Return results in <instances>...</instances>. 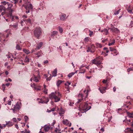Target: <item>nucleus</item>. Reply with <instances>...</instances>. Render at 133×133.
I'll return each mask as SVG.
<instances>
[{
    "label": "nucleus",
    "mask_w": 133,
    "mask_h": 133,
    "mask_svg": "<svg viewBox=\"0 0 133 133\" xmlns=\"http://www.w3.org/2000/svg\"><path fill=\"white\" fill-rule=\"evenodd\" d=\"M61 96V94L58 92H52L49 95L50 98L51 99L54 98L55 102L59 101Z\"/></svg>",
    "instance_id": "1"
},
{
    "label": "nucleus",
    "mask_w": 133,
    "mask_h": 133,
    "mask_svg": "<svg viewBox=\"0 0 133 133\" xmlns=\"http://www.w3.org/2000/svg\"><path fill=\"white\" fill-rule=\"evenodd\" d=\"M91 108L90 106H88V104L85 103L84 104H81L79 105V108L81 109V112L83 113L89 110Z\"/></svg>",
    "instance_id": "2"
},
{
    "label": "nucleus",
    "mask_w": 133,
    "mask_h": 133,
    "mask_svg": "<svg viewBox=\"0 0 133 133\" xmlns=\"http://www.w3.org/2000/svg\"><path fill=\"white\" fill-rule=\"evenodd\" d=\"M41 30L40 27L36 28L34 31V35L35 36L38 38H39L41 35Z\"/></svg>",
    "instance_id": "3"
},
{
    "label": "nucleus",
    "mask_w": 133,
    "mask_h": 133,
    "mask_svg": "<svg viewBox=\"0 0 133 133\" xmlns=\"http://www.w3.org/2000/svg\"><path fill=\"white\" fill-rule=\"evenodd\" d=\"M12 10H11V11H10L6 15V16L7 17H9L11 19L12 21H14V18H15L17 20L18 19V18L17 16H13L12 15Z\"/></svg>",
    "instance_id": "4"
},
{
    "label": "nucleus",
    "mask_w": 133,
    "mask_h": 133,
    "mask_svg": "<svg viewBox=\"0 0 133 133\" xmlns=\"http://www.w3.org/2000/svg\"><path fill=\"white\" fill-rule=\"evenodd\" d=\"M95 46L94 44L91 45L90 46L88 47L87 51V52H89L93 53L95 51Z\"/></svg>",
    "instance_id": "5"
},
{
    "label": "nucleus",
    "mask_w": 133,
    "mask_h": 133,
    "mask_svg": "<svg viewBox=\"0 0 133 133\" xmlns=\"http://www.w3.org/2000/svg\"><path fill=\"white\" fill-rule=\"evenodd\" d=\"M38 75L37 76L35 75H34L32 77V78H33V80L34 81L36 82H37L39 81V80L40 79V74L39 72H37Z\"/></svg>",
    "instance_id": "6"
},
{
    "label": "nucleus",
    "mask_w": 133,
    "mask_h": 133,
    "mask_svg": "<svg viewBox=\"0 0 133 133\" xmlns=\"http://www.w3.org/2000/svg\"><path fill=\"white\" fill-rule=\"evenodd\" d=\"M49 101V99L48 97H44L42 99H41L40 101H39V103L46 104Z\"/></svg>",
    "instance_id": "7"
},
{
    "label": "nucleus",
    "mask_w": 133,
    "mask_h": 133,
    "mask_svg": "<svg viewBox=\"0 0 133 133\" xmlns=\"http://www.w3.org/2000/svg\"><path fill=\"white\" fill-rule=\"evenodd\" d=\"M123 122H125L128 124L133 127V119H130L124 120L123 121Z\"/></svg>",
    "instance_id": "8"
},
{
    "label": "nucleus",
    "mask_w": 133,
    "mask_h": 133,
    "mask_svg": "<svg viewBox=\"0 0 133 133\" xmlns=\"http://www.w3.org/2000/svg\"><path fill=\"white\" fill-rule=\"evenodd\" d=\"M65 14L62 13L59 15L60 19L62 21L65 20L67 18Z\"/></svg>",
    "instance_id": "9"
},
{
    "label": "nucleus",
    "mask_w": 133,
    "mask_h": 133,
    "mask_svg": "<svg viewBox=\"0 0 133 133\" xmlns=\"http://www.w3.org/2000/svg\"><path fill=\"white\" fill-rule=\"evenodd\" d=\"M21 102L18 103L17 102L16 104L15 105L14 108L15 109L17 110H19L21 108Z\"/></svg>",
    "instance_id": "10"
},
{
    "label": "nucleus",
    "mask_w": 133,
    "mask_h": 133,
    "mask_svg": "<svg viewBox=\"0 0 133 133\" xmlns=\"http://www.w3.org/2000/svg\"><path fill=\"white\" fill-rule=\"evenodd\" d=\"M43 43L42 42H40L37 44L36 46L37 49H36L35 50H36L37 49L38 50L39 49L43 46Z\"/></svg>",
    "instance_id": "11"
},
{
    "label": "nucleus",
    "mask_w": 133,
    "mask_h": 133,
    "mask_svg": "<svg viewBox=\"0 0 133 133\" xmlns=\"http://www.w3.org/2000/svg\"><path fill=\"white\" fill-rule=\"evenodd\" d=\"M35 55H37V57L39 58L42 56V55H43V53L42 52V51L41 50H40L38 51L36 53H35Z\"/></svg>",
    "instance_id": "12"
},
{
    "label": "nucleus",
    "mask_w": 133,
    "mask_h": 133,
    "mask_svg": "<svg viewBox=\"0 0 133 133\" xmlns=\"http://www.w3.org/2000/svg\"><path fill=\"white\" fill-rule=\"evenodd\" d=\"M98 90L100 91L101 93L102 94H103L105 92V90H107V89L104 87H103L102 88H98Z\"/></svg>",
    "instance_id": "13"
},
{
    "label": "nucleus",
    "mask_w": 133,
    "mask_h": 133,
    "mask_svg": "<svg viewBox=\"0 0 133 133\" xmlns=\"http://www.w3.org/2000/svg\"><path fill=\"white\" fill-rule=\"evenodd\" d=\"M58 32L57 31H53L52 32L51 34V36L52 38H54L55 36L57 35L58 34Z\"/></svg>",
    "instance_id": "14"
},
{
    "label": "nucleus",
    "mask_w": 133,
    "mask_h": 133,
    "mask_svg": "<svg viewBox=\"0 0 133 133\" xmlns=\"http://www.w3.org/2000/svg\"><path fill=\"white\" fill-rule=\"evenodd\" d=\"M92 62V63L95 64L97 66V65L100 64L101 63V62H100L97 61L96 59H93Z\"/></svg>",
    "instance_id": "15"
},
{
    "label": "nucleus",
    "mask_w": 133,
    "mask_h": 133,
    "mask_svg": "<svg viewBox=\"0 0 133 133\" xmlns=\"http://www.w3.org/2000/svg\"><path fill=\"white\" fill-rule=\"evenodd\" d=\"M6 123L8 127H11L14 124L13 123L10 121L8 122L6 121Z\"/></svg>",
    "instance_id": "16"
},
{
    "label": "nucleus",
    "mask_w": 133,
    "mask_h": 133,
    "mask_svg": "<svg viewBox=\"0 0 133 133\" xmlns=\"http://www.w3.org/2000/svg\"><path fill=\"white\" fill-rule=\"evenodd\" d=\"M44 128V130L45 132H47L49 130L50 127L49 126L45 125Z\"/></svg>",
    "instance_id": "17"
},
{
    "label": "nucleus",
    "mask_w": 133,
    "mask_h": 133,
    "mask_svg": "<svg viewBox=\"0 0 133 133\" xmlns=\"http://www.w3.org/2000/svg\"><path fill=\"white\" fill-rule=\"evenodd\" d=\"M126 131H128V133H133V129L128 128L126 130Z\"/></svg>",
    "instance_id": "18"
},
{
    "label": "nucleus",
    "mask_w": 133,
    "mask_h": 133,
    "mask_svg": "<svg viewBox=\"0 0 133 133\" xmlns=\"http://www.w3.org/2000/svg\"><path fill=\"white\" fill-rule=\"evenodd\" d=\"M57 70L56 68L54 69V71L52 72V76H56L57 75Z\"/></svg>",
    "instance_id": "19"
},
{
    "label": "nucleus",
    "mask_w": 133,
    "mask_h": 133,
    "mask_svg": "<svg viewBox=\"0 0 133 133\" xmlns=\"http://www.w3.org/2000/svg\"><path fill=\"white\" fill-rule=\"evenodd\" d=\"M111 30H113V31L116 33H118L119 32V30L117 28H113L112 29H111Z\"/></svg>",
    "instance_id": "20"
},
{
    "label": "nucleus",
    "mask_w": 133,
    "mask_h": 133,
    "mask_svg": "<svg viewBox=\"0 0 133 133\" xmlns=\"http://www.w3.org/2000/svg\"><path fill=\"white\" fill-rule=\"evenodd\" d=\"M12 6V5L11 4L8 2V4L7 5V6H6V8L7 9L10 10L11 9V7Z\"/></svg>",
    "instance_id": "21"
},
{
    "label": "nucleus",
    "mask_w": 133,
    "mask_h": 133,
    "mask_svg": "<svg viewBox=\"0 0 133 133\" xmlns=\"http://www.w3.org/2000/svg\"><path fill=\"white\" fill-rule=\"evenodd\" d=\"M63 123L64 124L68 125L69 124V121L67 119H64L63 121Z\"/></svg>",
    "instance_id": "22"
},
{
    "label": "nucleus",
    "mask_w": 133,
    "mask_h": 133,
    "mask_svg": "<svg viewBox=\"0 0 133 133\" xmlns=\"http://www.w3.org/2000/svg\"><path fill=\"white\" fill-rule=\"evenodd\" d=\"M23 50L24 52L27 54H28L30 53L29 50L25 49H23Z\"/></svg>",
    "instance_id": "23"
},
{
    "label": "nucleus",
    "mask_w": 133,
    "mask_h": 133,
    "mask_svg": "<svg viewBox=\"0 0 133 133\" xmlns=\"http://www.w3.org/2000/svg\"><path fill=\"white\" fill-rule=\"evenodd\" d=\"M128 12L130 14H133V7L131 9H130V8H128L127 9Z\"/></svg>",
    "instance_id": "24"
},
{
    "label": "nucleus",
    "mask_w": 133,
    "mask_h": 133,
    "mask_svg": "<svg viewBox=\"0 0 133 133\" xmlns=\"http://www.w3.org/2000/svg\"><path fill=\"white\" fill-rule=\"evenodd\" d=\"M79 73H84L85 72V70L84 69H79Z\"/></svg>",
    "instance_id": "25"
},
{
    "label": "nucleus",
    "mask_w": 133,
    "mask_h": 133,
    "mask_svg": "<svg viewBox=\"0 0 133 133\" xmlns=\"http://www.w3.org/2000/svg\"><path fill=\"white\" fill-rule=\"evenodd\" d=\"M25 7H27L29 9L32 10V9L33 7L31 3L29 4V5H27Z\"/></svg>",
    "instance_id": "26"
},
{
    "label": "nucleus",
    "mask_w": 133,
    "mask_h": 133,
    "mask_svg": "<svg viewBox=\"0 0 133 133\" xmlns=\"http://www.w3.org/2000/svg\"><path fill=\"white\" fill-rule=\"evenodd\" d=\"M16 48V49L18 50H22V48L20 47L19 44H17Z\"/></svg>",
    "instance_id": "27"
},
{
    "label": "nucleus",
    "mask_w": 133,
    "mask_h": 133,
    "mask_svg": "<svg viewBox=\"0 0 133 133\" xmlns=\"http://www.w3.org/2000/svg\"><path fill=\"white\" fill-rule=\"evenodd\" d=\"M127 114L128 116L129 117L133 118V113H130L129 112H127Z\"/></svg>",
    "instance_id": "28"
},
{
    "label": "nucleus",
    "mask_w": 133,
    "mask_h": 133,
    "mask_svg": "<svg viewBox=\"0 0 133 133\" xmlns=\"http://www.w3.org/2000/svg\"><path fill=\"white\" fill-rule=\"evenodd\" d=\"M29 58L27 56H26L24 60V62L25 63H28L29 62Z\"/></svg>",
    "instance_id": "29"
},
{
    "label": "nucleus",
    "mask_w": 133,
    "mask_h": 133,
    "mask_svg": "<svg viewBox=\"0 0 133 133\" xmlns=\"http://www.w3.org/2000/svg\"><path fill=\"white\" fill-rule=\"evenodd\" d=\"M115 40L114 39H113L112 40V42H109L108 44V45L109 46L113 45L115 43Z\"/></svg>",
    "instance_id": "30"
},
{
    "label": "nucleus",
    "mask_w": 133,
    "mask_h": 133,
    "mask_svg": "<svg viewBox=\"0 0 133 133\" xmlns=\"http://www.w3.org/2000/svg\"><path fill=\"white\" fill-rule=\"evenodd\" d=\"M64 112L63 109L62 108H61L60 110V112L59 113V114L60 116H61V115L63 114Z\"/></svg>",
    "instance_id": "31"
},
{
    "label": "nucleus",
    "mask_w": 133,
    "mask_h": 133,
    "mask_svg": "<svg viewBox=\"0 0 133 133\" xmlns=\"http://www.w3.org/2000/svg\"><path fill=\"white\" fill-rule=\"evenodd\" d=\"M89 72L90 73L95 72V68H92L90 69V70H89Z\"/></svg>",
    "instance_id": "32"
},
{
    "label": "nucleus",
    "mask_w": 133,
    "mask_h": 133,
    "mask_svg": "<svg viewBox=\"0 0 133 133\" xmlns=\"http://www.w3.org/2000/svg\"><path fill=\"white\" fill-rule=\"evenodd\" d=\"M104 34L105 35H107L109 32L108 30L106 29H103Z\"/></svg>",
    "instance_id": "33"
},
{
    "label": "nucleus",
    "mask_w": 133,
    "mask_h": 133,
    "mask_svg": "<svg viewBox=\"0 0 133 133\" xmlns=\"http://www.w3.org/2000/svg\"><path fill=\"white\" fill-rule=\"evenodd\" d=\"M8 2L4 1L2 2L1 3L2 4V5L4 6H5V5H7L8 4Z\"/></svg>",
    "instance_id": "34"
},
{
    "label": "nucleus",
    "mask_w": 133,
    "mask_h": 133,
    "mask_svg": "<svg viewBox=\"0 0 133 133\" xmlns=\"http://www.w3.org/2000/svg\"><path fill=\"white\" fill-rule=\"evenodd\" d=\"M75 73H74V72H72L71 73H70L68 75V76L69 77H71L73 75L75 74Z\"/></svg>",
    "instance_id": "35"
},
{
    "label": "nucleus",
    "mask_w": 133,
    "mask_h": 133,
    "mask_svg": "<svg viewBox=\"0 0 133 133\" xmlns=\"http://www.w3.org/2000/svg\"><path fill=\"white\" fill-rule=\"evenodd\" d=\"M89 37H85L84 39V41L85 42H88L89 41Z\"/></svg>",
    "instance_id": "36"
},
{
    "label": "nucleus",
    "mask_w": 133,
    "mask_h": 133,
    "mask_svg": "<svg viewBox=\"0 0 133 133\" xmlns=\"http://www.w3.org/2000/svg\"><path fill=\"white\" fill-rule=\"evenodd\" d=\"M62 82V81L61 80H59L58 81L57 83V85L58 87L61 83Z\"/></svg>",
    "instance_id": "37"
},
{
    "label": "nucleus",
    "mask_w": 133,
    "mask_h": 133,
    "mask_svg": "<svg viewBox=\"0 0 133 133\" xmlns=\"http://www.w3.org/2000/svg\"><path fill=\"white\" fill-rule=\"evenodd\" d=\"M59 31L61 34H62L63 32V29L62 28L59 27H58Z\"/></svg>",
    "instance_id": "38"
},
{
    "label": "nucleus",
    "mask_w": 133,
    "mask_h": 133,
    "mask_svg": "<svg viewBox=\"0 0 133 133\" xmlns=\"http://www.w3.org/2000/svg\"><path fill=\"white\" fill-rule=\"evenodd\" d=\"M96 46L97 48H101L102 46L101 45V44L99 43H96Z\"/></svg>",
    "instance_id": "39"
},
{
    "label": "nucleus",
    "mask_w": 133,
    "mask_h": 133,
    "mask_svg": "<svg viewBox=\"0 0 133 133\" xmlns=\"http://www.w3.org/2000/svg\"><path fill=\"white\" fill-rule=\"evenodd\" d=\"M31 86L32 88H34V89H35V88L36 87V85L35 84V83H33V84H32L31 83Z\"/></svg>",
    "instance_id": "40"
},
{
    "label": "nucleus",
    "mask_w": 133,
    "mask_h": 133,
    "mask_svg": "<svg viewBox=\"0 0 133 133\" xmlns=\"http://www.w3.org/2000/svg\"><path fill=\"white\" fill-rule=\"evenodd\" d=\"M12 27H13L14 28H15V29H17V27H18V24H17V23H16V24L15 25H12Z\"/></svg>",
    "instance_id": "41"
},
{
    "label": "nucleus",
    "mask_w": 133,
    "mask_h": 133,
    "mask_svg": "<svg viewBox=\"0 0 133 133\" xmlns=\"http://www.w3.org/2000/svg\"><path fill=\"white\" fill-rule=\"evenodd\" d=\"M18 63L22 64L23 65H24V64L23 63V60L22 59H20L19 61V62Z\"/></svg>",
    "instance_id": "42"
},
{
    "label": "nucleus",
    "mask_w": 133,
    "mask_h": 133,
    "mask_svg": "<svg viewBox=\"0 0 133 133\" xmlns=\"http://www.w3.org/2000/svg\"><path fill=\"white\" fill-rule=\"evenodd\" d=\"M25 8L26 10V13H28L30 12V10L27 7H25Z\"/></svg>",
    "instance_id": "43"
},
{
    "label": "nucleus",
    "mask_w": 133,
    "mask_h": 133,
    "mask_svg": "<svg viewBox=\"0 0 133 133\" xmlns=\"http://www.w3.org/2000/svg\"><path fill=\"white\" fill-rule=\"evenodd\" d=\"M121 10L120 9L118 11H116L114 13V15H116L118 14L119 13V11Z\"/></svg>",
    "instance_id": "44"
},
{
    "label": "nucleus",
    "mask_w": 133,
    "mask_h": 133,
    "mask_svg": "<svg viewBox=\"0 0 133 133\" xmlns=\"http://www.w3.org/2000/svg\"><path fill=\"white\" fill-rule=\"evenodd\" d=\"M109 83L108 82H107L106 84H105V87H104L106 88V89H108V86L109 85Z\"/></svg>",
    "instance_id": "45"
},
{
    "label": "nucleus",
    "mask_w": 133,
    "mask_h": 133,
    "mask_svg": "<svg viewBox=\"0 0 133 133\" xmlns=\"http://www.w3.org/2000/svg\"><path fill=\"white\" fill-rule=\"evenodd\" d=\"M52 77V76L51 75V74H50L49 77L46 78V80L47 81H50L51 79V78Z\"/></svg>",
    "instance_id": "46"
},
{
    "label": "nucleus",
    "mask_w": 133,
    "mask_h": 133,
    "mask_svg": "<svg viewBox=\"0 0 133 133\" xmlns=\"http://www.w3.org/2000/svg\"><path fill=\"white\" fill-rule=\"evenodd\" d=\"M26 21L27 22V23H29V24H30L31 23V20L29 19L28 18L26 20Z\"/></svg>",
    "instance_id": "47"
},
{
    "label": "nucleus",
    "mask_w": 133,
    "mask_h": 133,
    "mask_svg": "<svg viewBox=\"0 0 133 133\" xmlns=\"http://www.w3.org/2000/svg\"><path fill=\"white\" fill-rule=\"evenodd\" d=\"M102 82L103 84H105L107 82H108V81L107 79L105 80V79H104L103 80Z\"/></svg>",
    "instance_id": "48"
},
{
    "label": "nucleus",
    "mask_w": 133,
    "mask_h": 133,
    "mask_svg": "<svg viewBox=\"0 0 133 133\" xmlns=\"http://www.w3.org/2000/svg\"><path fill=\"white\" fill-rule=\"evenodd\" d=\"M89 31L90 33H89V35L90 37H91L92 35L93 34V32L92 31H91L90 30H89Z\"/></svg>",
    "instance_id": "49"
},
{
    "label": "nucleus",
    "mask_w": 133,
    "mask_h": 133,
    "mask_svg": "<svg viewBox=\"0 0 133 133\" xmlns=\"http://www.w3.org/2000/svg\"><path fill=\"white\" fill-rule=\"evenodd\" d=\"M98 68H99L98 69V70H101V69H102V65H101L100 64H99L98 65H97V66Z\"/></svg>",
    "instance_id": "50"
},
{
    "label": "nucleus",
    "mask_w": 133,
    "mask_h": 133,
    "mask_svg": "<svg viewBox=\"0 0 133 133\" xmlns=\"http://www.w3.org/2000/svg\"><path fill=\"white\" fill-rule=\"evenodd\" d=\"M18 0H12V2L16 4L17 3Z\"/></svg>",
    "instance_id": "51"
},
{
    "label": "nucleus",
    "mask_w": 133,
    "mask_h": 133,
    "mask_svg": "<svg viewBox=\"0 0 133 133\" xmlns=\"http://www.w3.org/2000/svg\"><path fill=\"white\" fill-rule=\"evenodd\" d=\"M24 118L25 122L27 121L28 119V117L26 116H25Z\"/></svg>",
    "instance_id": "52"
},
{
    "label": "nucleus",
    "mask_w": 133,
    "mask_h": 133,
    "mask_svg": "<svg viewBox=\"0 0 133 133\" xmlns=\"http://www.w3.org/2000/svg\"><path fill=\"white\" fill-rule=\"evenodd\" d=\"M71 84V83L67 81L65 83V85H68L69 86Z\"/></svg>",
    "instance_id": "53"
},
{
    "label": "nucleus",
    "mask_w": 133,
    "mask_h": 133,
    "mask_svg": "<svg viewBox=\"0 0 133 133\" xmlns=\"http://www.w3.org/2000/svg\"><path fill=\"white\" fill-rule=\"evenodd\" d=\"M13 121L15 122H17L16 118H14L12 119Z\"/></svg>",
    "instance_id": "54"
},
{
    "label": "nucleus",
    "mask_w": 133,
    "mask_h": 133,
    "mask_svg": "<svg viewBox=\"0 0 133 133\" xmlns=\"http://www.w3.org/2000/svg\"><path fill=\"white\" fill-rule=\"evenodd\" d=\"M108 40V39L107 38H105V39H104L102 41V42L104 43L106 41H107Z\"/></svg>",
    "instance_id": "55"
},
{
    "label": "nucleus",
    "mask_w": 133,
    "mask_h": 133,
    "mask_svg": "<svg viewBox=\"0 0 133 133\" xmlns=\"http://www.w3.org/2000/svg\"><path fill=\"white\" fill-rule=\"evenodd\" d=\"M115 49L113 48H112V47H109V49L111 51H113L114 50V49Z\"/></svg>",
    "instance_id": "56"
},
{
    "label": "nucleus",
    "mask_w": 133,
    "mask_h": 133,
    "mask_svg": "<svg viewBox=\"0 0 133 133\" xmlns=\"http://www.w3.org/2000/svg\"><path fill=\"white\" fill-rule=\"evenodd\" d=\"M40 90V88H38L36 87L35 88V89H34V90H36V91H38Z\"/></svg>",
    "instance_id": "57"
},
{
    "label": "nucleus",
    "mask_w": 133,
    "mask_h": 133,
    "mask_svg": "<svg viewBox=\"0 0 133 133\" xmlns=\"http://www.w3.org/2000/svg\"><path fill=\"white\" fill-rule=\"evenodd\" d=\"M10 34H11V33L10 32H9L8 33L6 36V38L8 37H9V35Z\"/></svg>",
    "instance_id": "58"
},
{
    "label": "nucleus",
    "mask_w": 133,
    "mask_h": 133,
    "mask_svg": "<svg viewBox=\"0 0 133 133\" xmlns=\"http://www.w3.org/2000/svg\"><path fill=\"white\" fill-rule=\"evenodd\" d=\"M113 52H114V53H115V54H116V53L117 54V52H117V51L115 49L113 51Z\"/></svg>",
    "instance_id": "59"
},
{
    "label": "nucleus",
    "mask_w": 133,
    "mask_h": 133,
    "mask_svg": "<svg viewBox=\"0 0 133 133\" xmlns=\"http://www.w3.org/2000/svg\"><path fill=\"white\" fill-rule=\"evenodd\" d=\"M116 88L115 87H114L113 88V91L114 92H115L116 90Z\"/></svg>",
    "instance_id": "60"
},
{
    "label": "nucleus",
    "mask_w": 133,
    "mask_h": 133,
    "mask_svg": "<svg viewBox=\"0 0 133 133\" xmlns=\"http://www.w3.org/2000/svg\"><path fill=\"white\" fill-rule=\"evenodd\" d=\"M48 63V61L47 60H46L44 61V64L47 63Z\"/></svg>",
    "instance_id": "61"
},
{
    "label": "nucleus",
    "mask_w": 133,
    "mask_h": 133,
    "mask_svg": "<svg viewBox=\"0 0 133 133\" xmlns=\"http://www.w3.org/2000/svg\"><path fill=\"white\" fill-rule=\"evenodd\" d=\"M55 111V109H51V110L50 111H48V112H50L51 111Z\"/></svg>",
    "instance_id": "62"
},
{
    "label": "nucleus",
    "mask_w": 133,
    "mask_h": 133,
    "mask_svg": "<svg viewBox=\"0 0 133 133\" xmlns=\"http://www.w3.org/2000/svg\"><path fill=\"white\" fill-rule=\"evenodd\" d=\"M11 101H8V104L9 105H10L11 104Z\"/></svg>",
    "instance_id": "63"
},
{
    "label": "nucleus",
    "mask_w": 133,
    "mask_h": 133,
    "mask_svg": "<svg viewBox=\"0 0 133 133\" xmlns=\"http://www.w3.org/2000/svg\"><path fill=\"white\" fill-rule=\"evenodd\" d=\"M5 73L6 75H8L9 74V72L8 71H6Z\"/></svg>",
    "instance_id": "64"
}]
</instances>
